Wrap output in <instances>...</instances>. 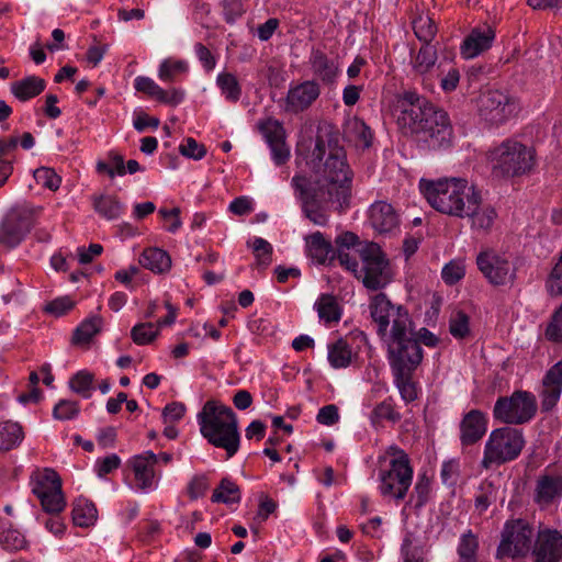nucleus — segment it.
I'll list each match as a JSON object with an SVG mask.
<instances>
[{
    "label": "nucleus",
    "mask_w": 562,
    "mask_h": 562,
    "mask_svg": "<svg viewBox=\"0 0 562 562\" xmlns=\"http://www.w3.org/2000/svg\"><path fill=\"white\" fill-rule=\"evenodd\" d=\"M397 124L425 148L437 150L451 146L453 131L448 114L415 91H405L397 100Z\"/></svg>",
    "instance_id": "f257e3e1"
},
{
    "label": "nucleus",
    "mask_w": 562,
    "mask_h": 562,
    "mask_svg": "<svg viewBox=\"0 0 562 562\" xmlns=\"http://www.w3.org/2000/svg\"><path fill=\"white\" fill-rule=\"evenodd\" d=\"M312 164L313 175L307 178L310 186L334 193L337 206L347 207L351 195L352 171L347 164L344 148L336 139L325 140L317 136L312 151Z\"/></svg>",
    "instance_id": "f03ea898"
},
{
    "label": "nucleus",
    "mask_w": 562,
    "mask_h": 562,
    "mask_svg": "<svg viewBox=\"0 0 562 562\" xmlns=\"http://www.w3.org/2000/svg\"><path fill=\"white\" fill-rule=\"evenodd\" d=\"M198 422L202 436L214 447L224 449L227 458L238 451V422L231 407L216 401H207L198 414Z\"/></svg>",
    "instance_id": "7ed1b4c3"
},
{
    "label": "nucleus",
    "mask_w": 562,
    "mask_h": 562,
    "mask_svg": "<svg viewBox=\"0 0 562 562\" xmlns=\"http://www.w3.org/2000/svg\"><path fill=\"white\" fill-rule=\"evenodd\" d=\"M420 191L428 203L438 212L460 217L462 212L470 211L474 201H470L476 191L464 178H440L438 180H420Z\"/></svg>",
    "instance_id": "20e7f679"
},
{
    "label": "nucleus",
    "mask_w": 562,
    "mask_h": 562,
    "mask_svg": "<svg viewBox=\"0 0 562 562\" xmlns=\"http://www.w3.org/2000/svg\"><path fill=\"white\" fill-rule=\"evenodd\" d=\"M493 172L501 177H519L532 170L536 164L532 148L516 142L504 140L490 153Z\"/></svg>",
    "instance_id": "39448f33"
},
{
    "label": "nucleus",
    "mask_w": 562,
    "mask_h": 562,
    "mask_svg": "<svg viewBox=\"0 0 562 562\" xmlns=\"http://www.w3.org/2000/svg\"><path fill=\"white\" fill-rule=\"evenodd\" d=\"M522 430L509 426L491 431L485 446L481 467L488 470L492 465H502L519 457L524 447Z\"/></svg>",
    "instance_id": "423d86ee"
},
{
    "label": "nucleus",
    "mask_w": 562,
    "mask_h": 562,
    "mask_svg": "<svg viewBox=\"0 0 562 562\" xmlns=\"http://www.w3.org/2000/svg\"><path fill=\"white\" fill-rule=\"evenodd\" d=\"M387 345V356L392 372H414L423 361V349L415 337L413 325L402 326L383 339Z\"/></svg>",
    "instance_id": "0eeeda50"
},
{
    "label": "nucleus",
    "mask_w": 562,
    "mask_h": 562,
    "mask_svg": "<svg viewBox=\"0 0 562 562\" xmlns=\"http://www.w3.org/2000/svg\"><path fill=\"white\" fill-rule=\"evenodd\" d=\"M292 187L302 203V210L305 216L315 225H326L328 221L325 212L326 209L334 207L338 211L342 210L337 206L334 193L321 188L313 189L305 176L295 175L292 178Z\"/></svg>",
    "instance_id": "6e6552de"
},
{
    "label": "nucleus",
    "mask_w": 562,
    "mask_h": 562,
    "mask_svg": "<svg viewBox=\"0 0 562 562\" xmlns=\"http://www.w3.org/2000/svg\"><path fill=\"white\" fill-rule=\"evenodd\" d=\"M358 252L361 259L360 270L363 272L359 273L357 279L371 291L385 288L392 281V270L381 247L375 243H369Z\"/></svg>",
    "instance_id": "1a4fd4ad"
},
{
    "label": "nucleus",
    "mask_w": 562,
    "mask_h": 562,
    "mask_svg": "<svg viewBox=\"0 0 562 562\" xmlns=\"http://www.w3.org/2000/svg\"><path fill=\"white\" fill-rule=\"evenodd\" d=\"M536 413V396L527 391H515L510 396L498 397L493 408L494 418L506 425L526 424Z\"/></svg>",
    "instance_id": "9d476101"
},
{
    "label": "nucleus",
    "mask_w": 562,
    "mask_h": 562,
    "mask_svg": "<svg viewBox=\"0 0 562 562\" xmlns=\"http://www.w3.org/2000/svg\"><path fill=\"white\" fill-rule=\"evenodd\" d=\"M369 308L376 333L382 339L398 331L403 324L405 327L413 325L408 312L401 305L395 306L384 293L374 295Z\"/></svg>",
    "instance_id": "9b49d317"
},
{
    "label": "nucleus",
    "mask_w": 562,
    "mask_h": 562,
    "mask_svg": "<svg viewBox=\"0 0 562 562\" xmlns=\"http://www.w3.org/2000/svg\"><path fill=\"white\" fill-rule=\"evenodd\" d=\"M533 540V528L524 519L508 520L502 531L501 542L496 549V559L525 558Z\"/></svg>",
    "instance_id": "f8f14e48"
},
{
    "label": "nucleus",
    "mask_w": 562,
    "mask_h": 562,
    "mask_svg": "<svg viewBox=\"0 0 562 562\" xmlns=\"http://www.w3.org/2000/svg\"><path fill=\"white\" fill-rule=\"evenodd\" d=\"M32 492L41 501L46 513L58 514L64 510L66 502L61 491V479L53 469L37 473L32 483Z\"/></svg>",
    "instance_id": "ddd939ff"
},
{
    "label": "nucleus",
    "mask_w": 562,
    "mask_h": 562,
    "mask_svg": "<svg viewBox=\"0 0 562 562\" xmlns=\"http://www.w3.org/2000/svg\"><path fill=\"white\" fill-rule=\"evenodd\" d=\"M516 101L509 94L499 90H488L480 97V115L486 122L498 125L514 115Z\"/></svg>",
    "instance_id": "4468645a"
},
{
    "label": "nucleus",
    "mask_w": 562,
    "mask_h": 562,
    "mask_svg": "<svg viewBox=\"0 0 562 562\" xmlns=\"http://www.w3.org/2000/svg\"><path fill=\"white\" fill-rule=\"evenodd\" d=\"M476 265L493 285L512 284L516 279V269L512 262L493 250L481 251L476 257Z\"/></svg>",
    "instance_id": "2eb2a0df"
},
{
    "label": "nucleus",
    "mask_w": 562,
    "mask_h": 562,
    "mask_svg": "<svg viewBox=\"0 0 562 562\" xmlns=\"http://www.w3.org/2000/svg\"><path fill=\"white\" fill-rule=\"evenodd\" d=\"M413 480L411 463L390 461V467L380 472V492L383 496L402 501L407 494Z\"/></svg>",
    "instance_id": "dca6fc26"
},
{
    "label": "nucleus",
    "mask_w": 562,
    "mask_h": 562,
    "mask_svg": "<svg viewBox=\"0 0 562 562\" xmlns=\"http://www.w3.org/2000/svg\"><path fill=\"white\" fill-rule=\"evenodd\" d=\"M33 226L32 215L26 211H11L0 228V244L7 248L19 245Z\"/></svg>",
    "instance_id": "f3484780"
},
{
    "label": "nucleus",
    "mask_w": 562,
    "mask_h": 562,
    "mask_svg": "<svg viewBox=\"0 0 562 562\" xmlns=\"http://www.w3.org/2000/svg\"><path fill=\"white\" fill-rule=\"evenodd\" d=\"M319 85L314 80H306L289 89L284 110L289 113H299L308 109L319 97Z\"/></svg>",
    "instance_id": "a211bd4d"
},
{
    "label": "nucleus",
    "mask_w": 562,
    "mask_h": 562,
    "mask_svg": "<svg viewBox=\"0 0 562 562\" xmlns=\"http://www.w3.org/2000/svg\"><path fill=\"white\" fill-rule=\"evenodd\" d=\"M533 562H560L562 535L557 530L539 531L532 550Z\"/></svg>",
    "instance_id": "6ab92c4d"
},
{
    "label": "nucleus",
    "mask_w": 562,
    "mask_h": 562,
    "mask_svg": "<svg viewBox=\"0 0 562 562\" xmlns=\"http://www.w3.org/2000/svg\"><path fill=\"white\" fill-rule=\"evenodd\" d=\"M260 131L270 146L272 158L277 165H283L290 158V149L285 144L283 126L276 120H267L260 124Z\"/></svg>",
    "instance_id": "aec40b11"
},
{
    "label": "nucleus",
    "mask_w": 562,
    "mask_h": 562,
    "mask_svg": "<svg viewBox=\"0 0 562 562\" xmlns=\"http://www.w3.org/2000/svg\"><path fill=\"white\" fill-rule=\"evenodd\" d=\"M562 392V361L552 366L542 379L540 392L541 409L551 411L558 403Z\"/></svg>",
    "instance_id": "412c9836"
},
{
    "label": "nucleus",
    "mask_w": 562,
    "mask_h": 562,
    "mask_svg": "<svg viewBox=\"0 0 562 562\" xmlns=\"http://www.w3.org/2000/svg\"><path fill=\"white\" fill-rule=\"evenodd\" d=\"M495 38V31L490 25L474 27L463 40L460 53L463 58L471 59L491 48Z\"/></svg>",
    "instance_id": "4be33fe9"
},
{
    "label": "nucleus",
    "mask_w": 562,
    "mask_h": 562,
    "mask_svg": "<svg viewBox=\"0 0 562 562\" xmlns=\"http://www.w3.org/2000/svg\"><path fill=\"white\" fill-rule=\"evenodd\" d=\"M487 430V419L483 412L471 409L460 423V440L463 446L480 441Z\"/></svg>",
    "instance_id": "5701e85b"
},
{
    "label": "nucleus",
    "mask_w": 562,
    "mask_h": 562,
    "mask_svg": "<svg viewBox=\"0 0 562 562\" xmlns=\"http://www.w3.org/2000/svg\"><path fill=\"white\" fill-rule=\"evenodd\" d=\"M369 220L372 227L381 234L389 233L398 225L394 207L385 201H378L370 206Z\"/></svg>",
    "instance_id": "b1692460"
},
{
    "label": "nucleus",
    "mask_w": 562,
    "mask_h": 562,
    "mask_svg": "<svg viewBox=\"0 0 562 562\" xmlns=\"http://www.w3.org/2000/svg\"><path fill=\"white\" fill-rule=\"evenodd\" d=\"M470 201H474V205L470 211L462 212L460 218L468 217L471 220V225L474 229L488 231L494 222L496 213L490 205H483L480 191H475Z\"/></svg>",
    "instance_id": "393cba45"
},
{
    "label": "nucleus",
    "mask_w": 562,
    "mask_h": 562,
    "mask_svg": "<svg viewBox=\"0 0 562 562\" xmlns=\"http://www.w3.org/2000/svg\"><path fill=\"white\" fill-rule=\"evenodd\" d=\"M562 496V476L543 474L536 483L535 502L539 505H549Z\"/></svg>",
    "instance_id": "a878e982"
},
{
    "label": "nucleus",
    "mask_w": 562,
    "mask_h": 562,
    "mask_svg": "<svg viewBox=\"0 0 562 562\" xmlns=\"http://www.w3.org/2000/svg\"><path fill=\"white\" fill-rule=\"evenodd\" d=\"M158 462V457L153 451H146L143 454L135 456L131 463L140 490L151 486L155 476L154 467Z\"/></svg>",
    "instance_id": "bb28decb"
},
{
    "label": "nucleus",
    "mask_w": 562,
    "mask_h": 562,
    "mask_svg": "<svg viewBox=\"0 0 562 562\" xmlns=\"http://www.w3.org/2000/svg\"><path fill=\"white\" fill-rule=\"evenodd\" d=\"M308 257L319 265L331 262L336 259V252L329 240H326L321 232L313 233L305 238Z\"/></svg>",
    "instance_id": "cd10ccee"
},
{
    "label": "nucleus",
    "mask_w": 562,
    "mask_h": 562,
    "mask_svg": "<svg viewBox=\"0 0 562 562\" xmlns=\"http://www.w3.org/2000/svg\"><path fill=\"white\" fill-rule=\"evenodd\" d=\"M91 201L93 210L108 221L117 220L124 210L123 203L113 194H94Z\"/></svg>",
    "instance_id": "c85d7f7f"
},
{
    "label": "nucleus",
    "mask_w": 562,
    "mask_h": 562,
    "mask_svg": "<svg viewBox=\"0 0 562 562\" xmlns=\"http://www.w3.org/2000/svg\"><path fill=\"white\" fill-rule=\"evenodd\" d=\"M45 88V80L37 76L25 77L12 82L10 87L12 94L22 102L40 95Z\"/></svg>",
    "instance_id": "c756f323"
},
{
    "label": "nucleus",
    "mask_w": 562,
    "mask_h": 562,
    "mask_svg": "<svg viewBox=\"0 0 562 562\" xmlns=\"http://www.w3.org/2000/svg\"><path fill=\"white\" fill-rule=\"evenodd\" d=\"M142 267L155 272L164 273L171 267L170 256L162 249L148 248L143 251L139 258Z\"/></svg>",
    "instance_id": "7c9ffc66"
},
{
    "label": "nucleus",
    "mask_w": 562,
    "mask_h": 562,
    "mask_svg": "<svg viewBox=\"0 0 562 562\" xmlns=\"http://www.w3.org/2000/svg\"><path fill=\"white\" fill-rule=\"evenodd\" d=\"M310 63L313 72L324 82L331 83L335 80L338 68L323 52L313 50Z\"/></svg>",
    "instance_id": "2f4dec72"
},
{
    "label": "nucleus",
    "mask_w": 562,
    "mask_h": 562,
    "mask_svg": "<svg viewBox=\"0 0 562 562\" xmlns=\"http://www.w3.org/2000/svg\"><path fill=\"white\" fill-rule=\"evenodd\" d=\"M318 317L326 324L338 323L341 317V307L331 294H322L315 303Z\"/></svg>",
    "instance_id": "473e14b6"
},
{
    "label": "nucleus",
    "mask_w": 562,
    "mask_h": 562,
    "mask_svg": "<svg viewBox=\"0 0 562 562\" xmlns=\"http://www.w3.org/2000/svg\"><path fill=\"white\" fill-rule=\"evenodd\" d=\"M103 325V319L100 316H92L85 319L74 331L71 341L77 346L88 345L92 338L98 335Z\"/></svg>",
    "instance_id": "72a5a7b5"
},
{
    "label": "nucleus",
    "mask_w": 562,
    "mask_h": 562,
    "mask_svg": "<svg viewBox=\"0 0 562 562\" xmlns=\"http://www.w3.org/2000/svg\"><path fill=\"white\" fill-rule=\"evenodd\" d=\"M438 59L437 48L431 44H424L412 60V67L416 75L428 74Z\"/></svg>",
    "instance_id": "f704fd0d"
},
{
    "label": "nucleus",
    "mask_w": 562,
    "mask_h": 562,
    "mask_svg": "<svg viewBox=\"0 0 562 562\" xmlns=\"http://www.w3.org/2000/svg\"><path fill=\"white\" fill-rule=\"evenodd\" d=\"M346 135L355 143L356 147L367 149L372 144V133L370 127L359 119H353L349 122Z\"/></svg>",
    "instance_id": "c9c22d12"
},
{
    "label": "nucleus",
    "mask_w": 562,
    "mask_h": 562,
    "mask_svg": "<svg viewBox=\"0 0 562 562\" xmlns=\"http://www.w3.org/2000/svg\"><path fill=\"white\" fill-rule=\"evenodd\" d=\"M211 501L226 505L240 502V490L238 485L228 477L222 479L218 486L213 491Z\"/></svg>",
    "instance_id": "e433bc0d"
},
{
    "label": "nucleus",
    "mask_w": 562,
    "mask_h": 562,
    "mask_svg": "<svg viewBox=\"0 0 562 562\" xmlns=\"http://www.w3.org/2000/svg\"><path fill=\"white\" fill-rule=\"evenodd\" d=\"M98 517L94 504L88 499H78L72 509V520L79 527L92 526Z\"/></svg>",
    "instance_id": "4c0bfd02"
},
{
    "label": "nucleus",
    "mask_w": 562,
    "mask_h": 562,
    "mask_svg": "<svg viewBox=\"0 0 562 562\" xmlns=\"http://www.w3.org/2000/svg\"><path fill=\"white\" fill-rule=\"evenodd\" d=\"M23 439V430L20 424L4 422L0 424V450L9 451Z\"/></svg>",
    "instance_id": "58836bf2"
},
{
    "label": "nucleus",
    "mask_w": 562,
    "mask_h": 562,
    "mask_svg": "<svg viewBox=\"0 0 562 562\" xmlns=\"http://www.w3.org/2000/svg\"><path fill=\"white\" fill-rule=\"evenodd\" d=\"M477 536L474 535L472 530H468L460 537V542L457 549L460 562H477Z\"/></svg>",
    "instance_id": "ea45409f"
},
{
    "label": "nucleus",
    "mask_w": 562,
    "mask_h": 562,
    "mask_svg": "<svg viewBox=\"0 0 562 562\" xmlns=\"http://www.w3.org/2000/svg\"><path fill=\"white\" fill-rule=\"evenodd\" d=\"M401 418V414L395 411L391 400H386L378 404L370 415L371 423L374 426H379L383 420L395 424L400 422Z\"/></svg>",
    "instance_id": "a19ab883"
},
{
    "label": "nucleus",
    "mask_w": 562,
    "mask_h": 562,
    "mask_svg": "<svg viewBox=\"0 0 562 562\" xmlns=\"http://www.w3.org/2000/svg\"><path fill=\"white\" fill-rule=\"evenodd\" d=\"M216 83L222 90L225 98L232 102L239 100L241 94L240 86L237 78L229 72H223L217 76Z\"/></svg>",
    "instance_id": "79ce46f5"
},
{
    "label": "nucleus",
    "mask_w": 562,
    "mask_h": 562,
    "mask_svg": "<svg viewBox=\"0 0 562 562\" xmlns=\"http://www.w3.org/2000/svg\"><path fill=\"white\" fill-rule=\"evenodd\" d=\"M159 328L154 323H139L132 328L131 337L136 345H148L156 339Z\"/></svg>",
    "instance_id": "37998d69"
},
{
    "label": "nucleus",
    "mask_w": 562,
    "mask_h": 562,
    "mask_svg": "<svg viewBox=\"0 0 562 562\" xmlns=\"http://www.w3.org/2000/svg\"><path fill=\"white\" fill-rule=\"evenodd\" d=\"M416 37L424 44H430L437 33L435 22L428 15H420L413 22Z\"/></svg>",
    "instance_id": "c03bdc74"
},
{
    "label": "nucleus",
    "mask_w": 562,
    "mask_h": 562,
    "mask_svg": "<svg viewBox=\"0 0 562 562\" xmlns=\"http://www.w3.org/2000/svg\"><path fill=\"white\" fill-rule=\"evenodd\" d=\"M328 360L334 368H346L351 361V351L346 341L339 339L329 347Z\"/></svg>",
    "instance_id": "a18cd8bd"
},
{
    "label": "nucleus",
    "mask_w": 562,
    "mask_h": 562,
    "mask_svg": "<svg viewBox=\"0 0 562 562\" xmlns=\"http://www.w3.org/2000/svg\"><path fill=\"white\" fill-rule=\"evenodd\" d=\"M251 247L256 257V266L259 269H266L272 261L271 244L261 237H256Z\"/></svg>",
    "instance_id": "49530a36"
},
{
    "label": "nucleus",
    "mask_w": 562,
    "mask_h": 562,
    "mask_svg": "<svg viewBox=\"0 0 562 562\" xmlns=\"http://www.w3.org/2000/svg\"><path fill=\"white\" fill-rule=\"evenodd\" d=\"M94 380V375L88 371H79L77 372L69 381V387L80 394L85 398H89L91 396L90 391L92 390V383Z\"/></svg>",
    "instance_id": "de8ad7c7"
},
{
    "label": "nucleus",
    "mask_w": 562,
    "mask_h": 562,
    "mask_svg": "<svg viewBox=\"0 0 562 562\" xmlns=\"http://www.w3.org/2000/svg\"><path fill=\"white\" fill-rule=\"evenodd\" d=\"M413 372H405L401 375L400 372H393L396 386L400 390L402 398L406 402H413L417 398V391L414 382L412 381Z\"/></svg>",
    "instance_id": "09e8293b"
},
{
    "label": "nucleus",
    "mask_w": 562,
    "mask_h": 562,
    "mask_svg": "<svg viewBox=\"0 0 562 562\" xmlns=\"http://www.w3.org/2000/svg\"><path fill=\"white\" fill-rule=\"evenodd\" d=\"M33 176L36 183L43 188L56 191L60 187L61 178L53 168L40 167L34 171Z\"/></svg>",
    "instance_id": "8fccbe9b"
},
{
    "label": "nucleus",
    "mask_w": 562,
    "mask_h": 562,
    "mask_svg": "<svg viewBox=\"0 0 562 562\" xmlns=\"http://www.w3.org/2000/svg\"><path fill=\"white\" fill-rule=\"evenodd\" d=\"M187 70L186 61L165 59L159 66L158 77L160 80L169 82L175 80L176 75L187 72Z\"/></svg>",
    "instance_id": "3c124183"
},
{
    "label": "nucleus",
    "mask_w": 562,
    "mask_h": 562,
    "mask_svg": "<svg viewBox=\"0 0 562 562\" xmlns=\"http://www.w3.org/2000/svg\"><path fill=\"white\" fill-rule=\"evenodd\" d=\"M0 543L8 551H19L26 547L25 537L15 529H8L0 536Z\"/></svg>",
    "instance_id": "603ef678"
},
{
    "label": "nucleus",
    "mask_w": 562,
    "mask_h": 562,
    "mask_svg": "<svg viewBox=\"0 0 562 562\" xmlns=\"http://www.w3.org/2000/svg\"><path fill=\"white\" fill-rule=\"evenodd\" d=\"M464 274L465 266L462 260H452L448 262L441 271L442 280L449 285L458 283Z\"/></svg>",
    "instance_id": "864d4df0"
},
{
    "label": "nucleus",
    "mask_w": 562,
    "mask_h": 562,
    "mask_svg": "<svg viewBox=\"0 0 562 562\" xmlns=\"http://www.w3.org/2000/svg\"><path fill=\"white\" fill-rule=\"evenodd\" d=\"M430 488L431 482L429 477L426 474L420 475L411 495V501L415 499L416 507H423L427 503Z\"/></svg>",
    "instance_id": "5fc2aeb1"
},
{
    "label": "nucleus",
    "mask_w": 562,
    "mask_h": 562,
    "mask_svg": "<svg viewBox=\"0 0 562 562\" xmlns=\"http://www.w3.org/2000/svg\"><path fill=\"white\" fill-rule=\"evenodd\" d=\"M449 330L456 338L465 337L469 333V316L462 311L453 314L450 318Z\"/></svg>",
    "instance_id": "6e6d98bb"
},
{
    "label": "nucleus",
    "mask_w": 562,
    "mask_h": 562,
    "mask_svg": "<svg viewBox=\"0 0 562 562\" xmlns=\"http://www.w3.org/2000/svg\"><path fill=\"white\" fill-rule=\"evenodd\" d=\"M221 4L227 23H234L246 12L243 0H222Z\"/></svg>",
    "instance_id": "4d7b16f0"
},
{
    "label": "nucleus",
    "mask_w": 562,
    "mask_h": 562,
    "mask_svg": "<svg viewBox=\"0 0 562 562\" xmlns=\"http://www.w3.org/2000/svg\"><path fill=\"white\" fill-rule=\"evenodd\" d=\"M181 155L200 160L206 155V148L203 144H199L194 138L188 137L186 143L179 146Z\"/></svg>",
    "instance_id": "13d9d810"
},
{
    "label": "nucleus",
    "mask_w": 562,
    "mask_h": 562,
    "mask_svg": "<svg viewBox=\"0 0 562 562\" xmlns=\"http://www.w3.org/2000/svg\"><path fill=\"white\" fill-rule=\"evenodd\" d=\"M547 288L552 295H562V251L559 261L553 267L548 282Z\"/></svg>",
    "instance_id": "bf43d9fd"
},
{
    "label": "nucleus",
    "mask_w": 562,
    "mask_h": 562,
    "mask_svg": "<svg viewBox=\"0 0 562 562\" xmlns=\"http://www.w3.org/2000/svg\"><path fill=\"white\" fill-rule=\"evenodd\" d=\"M78 412L79 408L76 402L61 400L55 405L53 414L55 418L66 420L74 418Z\"/></svg>",
    "instance_id": "052dcab7"
},
{
    "label": "nucleus",
    "mask_w": 562,
    "mask_h": 562,
    "mask_svg": "<svg viewBox=\"0 0 562 562\" xmlns=\"http://www.w3.org/2000/svg\"><path fill=\"white\" fill-rule=\"evenodd\" d=\"M135 89L157 100L159 99V95L162 94V88H160L153 79L143 76L135 79Z\"/></svg>",
    "instance_id": "680f3d73"
},
{
    "label": "nucleus",
    "mask_w": 562,
    "mask_h": 562,
    "mask_svg": "<svg viewBox=\"0 0 562 562\" xmlns=\"http://www.w3.org/2000/svg\"><path fill=\"white\" fill-rule=\"evenodd\" d=\"M336 258L340 266L352 272L356 278H358L359 273L363 272V270H360L357 257L352 256L348 250L340 249L339 252H336Z\"/></svg>",
    "instance_id": "e2e57ef3"
},
{
    "label": "nucleus",
    "mask_w": 562,
    "mask_h": 562,
    "mask_svg": "<svg viewBox=\"0 0 562 562\" xmlns=\"http://www.w3.org/2000/svg\"><path fill=\"white\" fill-rule=\"evenodd\" d=\"M319 424L331 426L339 419L338 407L334 404L323 406L316 416Z\"/></svg>",
    "instance_id": "0e129e2a"
},
{
    "label": "nucleus",
    "mask_w": 562,
    "mask_h": 562,
    "mask_svg": "<svg viewBox=\"0 0 562 562\" xmlns=\"http://www.w3.org/2000/svg\"><path fill=\"white\" fill-rule=\"evenodd\" d=\"M207 488L209 483L205 476H194L188 484L187 490L191 499H198L205 494Z\"/></svg>",
    "instance_id": "69168bd1"
},
{
    "label": "nucleus",
    "mask_w": 562,
    "mask_h": 562,
    "mask_svg": "<svg viewBox=\"0 0 562 562\" xmlns=\"http://www.w3.org/2000/svg\"><path fill=\"white\" fill-rule=\"evenodd\" d=\"M74 305V302L69 297L65 296L49 302L46 305L45 311L56 316H60L70 311Z\"/></svg>",
    "instance_id": "338daca9"
},
{
    "label": "nucleus",
    "mask_w": 562,
    "mask_h": 562,
    "mask_svg": "<svg viewBox=\"0 0 562 562\" xmlns=\"http://www.w3.org/2000/svg\"><path fill=\"white\" fill-rule=\"evenodd\" d=\"M195 54L206 71L215 67V57L206 46L201 43L195 44Z\"/></svg>",
    "instance_id": "774afa93"
}]
</instances>
